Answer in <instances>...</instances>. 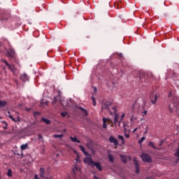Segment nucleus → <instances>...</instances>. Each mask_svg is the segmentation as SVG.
I'll use <instances>...</instances> for the list:
<instances>
[{"instance_id": "6ab92c4d", "label": "nucleus", "mask_w": 179, "mask_h": 179, "mask_svg": "<svg viewBox=\"0 0 179 179\" xmlns=\"http://www.w3.org/2000/svg\"><path fill=\"white\" fill-rule=\"evenodd\" d=\"M70 140L71 141V142H77V143H80V141H79L76 137L70 136Z\"/></svg>"}, {"instance_id": "37998d69", "label": "nucleus", "mask_w": 179, "mask_h": 179, "mask_svg": "<svg viewBox=\"0 0 179 179\" xmlns=\"http://www.w3.org/2000/svg\"><path fill=\"white\" fill-rule=\"evenodd\" d=\"M125 137L126 138H129V134H125Z\"/></svg>"}, {"instance_id": "0eeeda50", "label": "nucleus", "mask_w": 179, "mask_h": 179, "mask_svg": "<svg viewBox=\"0 0 179 179\" xmlns=\"http://www.w3.org/2000/svg\"><path fill=\"white\" fill-rule=\"evenodd\" d=\"M109 142H110V143L114 144L115 146H118V145H120V144L118 143V140H117V138H115L114 136H110V137L109 138Z\"/></svg>"}, {"instance_id": "c756f323", "label": "nucleus", "mask_w": 179, "mask_h": 179, "mask_svg": "<svg viewBox=\"0 0 179 179\" xmlns=\"http://www.w3.org/2000/svg\"><path fill=\"white\" fill-rule=\"evenodd\" d=\"M40 106H41V107H45V102H44V99H42V100L41 101Z\"/></svg>"}, {"instance_id": "cd10ccee", "label": "nucleus", "mask_w": 179, "mask_h": 179, "mask_svg": "<svg viewBox=\"0 0 179 179\" xmlns=\"http://www.w3.org/2000/svg\"><path fill=\"white\" fill-rule=\"evenodd\" d=\"M54 138H59L60 139H62V138H64V134H55Z\"/></svg>"}, {"instance_id": "6e6552de", "label": "nucleus", "mask_w": 179, "mask_h": 179, "mask_svg": "<svg viewBox=\"0 0 179 179\" xmlns=\"http://www.w3.org/2000/svg\"><path fill=\"white\" fill-rule=\"evenodd\" d=\"M110 106H111L110 102H106L101 106L102 110H106L107 111H110Z\"/></svg>"}, {"instance_id": "9d476101", "label": "nucleus", "mask_w": 179, "mask_h": 179, "mask_svg": "<svg viewBox=\"0 0 179 179\" xmlns=\"http://www.w3.org/2000/svg\"><path fill=\"white\" fill-rule=\"evenodd\" d=\"M134 166L136 167V173L138 174L139 173V171H141V169L139 168L140 167L139 162L136 159H134Z\"/></svg>"}, {"instance_id": "4be33fe9", "label": "nucleus", "mask_w": 179, "mask_h": 179, "mask_svg": "<svg viewBox=\"0 0 179 179\" xmlns=\"http://www.w3.org/2000/svg\"><path fill=\"white\" fill-rule=\"evenodd\" d=\"M44 174H45L44 168H41V171L39 174L41 178H44Z\"/></svg>"}, {"instance_id": "6e6d98bb", "label": "nucleus", "mask_w": 179, "mask_h": 179, "mask_svg": "<svg viewBox=\"0 0 179 179\" xmlns=\"http://www.w3.org/2000/svg\"><path fill=\"white\" fill-rule=\"evenodd\" d=\"M170 96H171V93H169V94L168 95V97H170Z\"/></svg>"}, {"instance_id": "e2e57ef3", "label": "nucleus", "mask_w": 179, "mask_h": 179, "mask_svg": "<svg viewBox=\"0 0 179 179\" xmlns=\"http://www.w3.org/2000/svg\"><path fill=\"white\" fill-rule=\"evenodd\" d=\"M145 132L146 133V132H148V131H145Z\"/></svg>"}, {"instance_id": "f03ea898", "label": "nucleus", "mask_w": 179, "mask_h": 179, "mask_svg": "<svg viewBox=\"0 0 179 179\" xmlns=\"http://www.w3.org/2000/svg\"><path fill=\"white\" fill-rule=\"evenodd\" d=\"M124 117H125V113H122L121 115V118L120 120V115L118 113H115V117H114V124L115 125H117V124H118L119 127L121 124V121H122V120L124 119Z\"/></svg>"}, {"instance_id": "9b49d317", "label": "nucleus", "mask_w": 179, "mask_h": 179, "mask_svg": "<svg viewBox=\"0 0 179 179\" xmlns=\"http://www.w3.org/2000/svg\"><path fill=\"white\" fill-rule=\"evenodd\" d=\"M150 100H151L152 104H156V103L157 101V94H152L150 96Z\"/></svg>"}, {"instance_id": "052dcab7", "label": "nucleus", "mask_w": 179, "mask_h": 179, "mask_svg": "<svg viewBox=\"0 0 179 179\" xmlns=\"http://www.w3.org/2000/svg\"><path fill=\"white\" fill-rule=\"evenodd\" d=\"M4 129H8V127H4Z\"/></svg>"}, {"instance_id": "8fccbe9b", "label": "nucleus", "mask_w": 179, "mask_h": 179, "mask_svg": "<svg viewBox=\"0 0 179 179\" xmlns=\"http://www.w3.org/2000/svg\"><path fill=\"white\" fill-rule=\"evenodd\" d=\"M45 179H51V176H50L49 177H46Z\"/></svg>"}, {"instance_id": "864d4df0", "label": "nucleus", "mask_w": 179, "mask_h": 179, "mask_svg": "<svg viewBox=\"0 0 179 179\" xmlns=\"http://www.w3.org/2000/svg\"><path fill=\"white\" fill-rule=\"evenodd\" d=\"M94 92H97V88L94 87Z\"/></svg>"}, {"instance_id": "393cba45", "label": "nucleus", "mask_w": 179, "mask_h": 179, "mask_svg": "<svg viewBox=\"0 0 179 179\" xmlns=\"http://www.w3.org/2000/svg\"><path fill=\"white\" fill-rule=\"evenodd\" d=\"M168 109L171 114H173V113H174V109L171 107V104L169 105Z\"/></svg>"}, {"instance_id": "b1692460", "label": "nucleus", "mask_w": 179, "mask_h": 179, "mask_svg": "<svg viewBox=\"0 0 179 179\" xmlns=\"http://www.w3.org/2000/svg\"><path fill=\"white\" fill-rule=\"evenodd\" d=\"M7 102L6 101H1L0 100V107H5L6 106Z\"/></svg>"}, {"instance_id": "69168bd1", "label": "nucleus", "mask_w": 179, "mask_h": 179, "mask_svg": "<svg viewBox=\"0 0 179 179\" xmlns=\"http://www.w3.org/2000/svg\"><path fill=\"white\" fill-rule=\"evenodd\" d=\"M0 76H1V71H0Z\"/></svg>"}, {"instance_id": "c03bdc74", "label": "nucleus", "mask_w": 179, "mask_h": 179, "mask_svg": "<svg viewBox=\"0 0 179 179\" xmlns=\"http://www.w3.org/2000/svg\"><path fill=\"white\" fill-rule=\"evenodd\" d=\"M118 57H120L121 58H122V53H119Z\"/></svg>"}, {"instance_id": "bf43d9fd", "label": "nucleus", "mask_w": 179, "mask_h": 179, "mask_svg": "<svg viewBox=\"0 0 179 179\" xmlns=\"http://www.w3.org/2000/svg\"><path fill=\"white\" fill-rule=\"evenodd\" d=\"M131 121H134V118H132V117H131Z\"/></svg>"}, {"instance_id": "ddd939ff", "label": "nucleus", "mask_w": 179, "mask_h": 179, "mask_svg": "<svg viewBox=\"0 0 179 179\" xmlns=\"http://www.w3.org/2000/svg\"><path fill=\"white\" fill-rule=\"evenodd\" d=\"M94 166L99 171H101V170H103V167H101V165H100L99 162H94L92 167H94Z\"/></svg>"}, {"instance_id": "ea45409f", "label": "nucleus", "mask_w": 179, "mask_h": 179, "mask_svg": "<svg viewBox=\"0 0 179 179\" xmlns=\"http://www.w3.org/2000/svg\"><path fill=\"white\" fill-rule=\"evenodd\" d=\"M76 162L77 163H79V162H80V160L79 159V155L77 156L76 159Z\"/></svg>"}, {"instance_id": "680f3d73", "label": "nucleus", "mask_w": 179, "mask_h": 179, "mask_svg": "<svg viewBox=\"0 0 179 179\" xmlns=\"http://www.w3.org/2000/svg\"><path fill=\"white\" fill-rule=\"evenodd\" d=\"M129 159L131 160V157H129Z\"/></svg>"}, {"instance_id": "a878e982", "label": "nucleus", "mask_w": 179, "mask_h": 179, "mask_svg": "<svg viewBox=\"0 0 179 179\" xmlns=\"http://www.w3.org/2000/svg\"><path fill=\"white\" fill-rule=\"evenodd\" d=\"M118 139H120L122 141V144L124 145L125 143V140H124V136L119 135L118 136Z\"/></svg>"}, {"instance_id": "603ef678", "label": "nucleus", "mask_w": 179, "mask_h": 179, "mask_svg": "<svg viewBox=\"0 0 179 179\" xmlns=\"http://www.w3.org/2000/svg\"><path fill=\"white\" fill-rule=\"evenodd\" d=\"M36 114L40 115V113H34V115H36Z\"/></svg>"}, {"instance_id": "423d86ee", "label": "nucleus", "mask_w": 179, "mask_h": 179, "mask_svg": "<svg viewBox=\"0 0 179 179\" xmlns=\"http://www.w3.org/2000/svg\"><path fill=\"white\" fill-rule=\"evenodd\" d=\"M83 162L84 163H86L87 164H88V166H90L91 167H93V164H94V162L90 157L84 158Z\"/></svg>"}, {"instance_id": "5701e85b", "label": "nucleus", "mask_w": 179, "mask_h": 179, "mask_svg": "<svg viewBox=\"0 0 179 179\" xmlns=\"http://www.w3.org/2000/svg\"><path fill=\"white\" fill-rule=\"evenodd\" d=\"M108 158L109 161L110 162V163H114V157H113V155L111 154H109L108 155Z\"/></svg>"}, {"instance_id": "2f4dec72", "label": "nucleus", "mask_w": 179, "mask_h": 179, "mask_svg": "<svg viewBox=\"0 0 179 179\" xmlns=\"http://www.w3.org/2000/svg\"><path fill=\"white\" fill-rule=\"evenodd\" d=\"M60 115L62 117H66V115H68V112H62Z\"/></svg>"}, {"instance_id": "72a5a7b5", "label": "nucleus", "mask_w": 179, "mask_h": 179, "mask_svg": "<svg viewBox=\"0 0 179 179\" xmlns=\"http://www.w3.org/2000/svg\"><path fill=\"white\" fill-rule=\"evenodd\" d=\"M145 139H146L145 137H141V139L138 141V143H142V142H143V141H145Z\"/></svg>"}, {"instance_id": "58836bf2", "label": "nucleus", "mask_w": 179, "mask_h": 179, "mask_svg": "<svg viewBox=\"0 0 179 179\" xmlns=\"http://www.w3.org/2000/svg\"><path fill=\"white\" fill-rule=\"evenodd\" d=\"M57 97H55V99H54V100H53V101H52V104H53V105H54V104H56V103H57Z\"/></svg>"}, {"instance_id": "f3484780", "label": "nucleus", "mask_w": 179, "mask_h": 179, "mask_svg": "<svg viewBox=\"0 0 179 179\" xmlns=\"http://www.w3.org/2000/svg\"><path fill=\"white\" fill-rule=\"evenodd\" d=\"M8 69L11 71V72H13V73H15V72L17 71V69H16L15 64H10Z\"/></svg>"}, {"instance_id": "4d7b16f0", "label": "nucleus", "mask_w": 179, "mask_h": 179, "mask_svg": "<svg viewBox=\"0 0 179 179\" xmlns=\"http://www.w3.org/2000/svg\"><path fill=\"white\" fill-rule=\"evenodd\" d=\"M94 179H99V178H97L96 176H94Z\"/></svg>"}, {"instance_id": "a19ab883", "label": "nucleus", "mask_w": 179, "mask_h": 179, "mask_svg": "<svg viewBox=\"0 0 179 179\" xmlns=\"http://www.w3.org/2000/svg\"><path fill=\"white\" fill-rule=\"evenodd\" d=\"M164 142V141H161L159 144V146H162L163 145Z\"/></svg>"}, {"instance_id": "f8f14e48", "label": "nucleus", "mask_w": 179, "mask_h": 179, "mask_svg": "<svg viewBox=\"0 0 179 179\" xmlns=\"http://www.w3.org/2000/svg\"><path fill=\"white\" fill-rule=\"evenodd\" d=\"M79 148H80V150L83 152V153H84L85 156H90V154H89V152H86V150L85 149V147H83V145H80Z\"/></svg>"}, {"instance_id": "1a4fd4ad", "label": "nucleus", "mask_w": 179, "mask_h": 179, "mask_svg": "<svg viewBox=\"0 0 179 179\" xmlns=\"http://www.w3.org/2000/svg\"><path fill=\"white\" fill-rule=\"evenodd\" d=\"M6 115L7 117H9V118H10V120H12V121H13V122H16L17 121H18V122L20 121V119L19 117H17V120H16V119H15V118L13 117V116H12V115H10V111H7V112L6 113Z\"/></svg>"}, {"instance_id": "a18cd8bd", "label": "nucleus", "mask_w": 179, "mask_h": 179, "mask_svg": "<svg viewBox=\"0 0 179 179\" xmlns=\"http://www.w3.org/2000/svg\"><path fill=\"white\" fill-rule=\"evenodd\" d=\"M87 147L88 148V149H90V143H87Z\"/></svg>"}, {"instance_id": "09e8293b", "label": "nucleus", "mask_w": 179, "mask_h": 179, "mask_svg": "<svg viewBox=\"0 0 179 179\" xmlns=\"http://www.w3.org/2000/svg\"><path fill=\"white\" fill-rule=\"evenodd\" d=\"M178 162H179V157H178V159H176V163H178Z\"/></svg>"}, {"instance_id": "20e7f679", "label": "nucleus", "mask_w": 179, "mask_h": 179, "mask_svg": "<svg viewBox=\"0 0 179 179\" xmlns=\"http://www.w3.org/2000/svg\"><path fill=\"white\" fill-rule=\"evenodd\" d=\"M143 162L145 163H152V157L146 153H143L141 156Z\"/></svg>"}, {"instance_id": "0e129e2a", "label": "nucleus", "mask_w": 179, "mask_h": 179, "mask_svg": "<svg viewBox=\"0 0 179 179\" xmlns=\"http://www.w3.org/2000/svg\"><path fill=\"white\" fill-rule=\"evenodd\" d=\"M145 132L146 133V132H148V131H145Z\"/></svg>"}, {"instance_id": "c9c22d12", "label": "nucleus", "mask_w": 179, "mask_h": 179, "mask_svg": "<svg viewBox=\"0 0 179 179\" xmlns=\"http://www.w3.org/2000/svg\"><path fill=\"white\" fill-rule=\"evenodd\" d=\"M92 100L93 102V106H96V99H94L93 96L92 97Z\"/></svg>"}, {"instance_id": "473e14b6", "label": "nucleus", "mask_w": 179, "mask_h": 179, "mask_svg": "<svg viewBox=\"0 0 179 179\" xmlns=\"http://www.w3.org/2000/svg\"><path fill=\"white\" fill-rule=\"evenodd\" d=\"M175 156L176 157H179V147L176 150V152L175 153Z\"/></svg>"}, {"instance_id": "4c0bfd02", "label": "nucleus", "mask_w": 179, "mask_h": 179, "mask_svg": "<svg viewBox=\"0 0 179 179\" xmlns=\"http://www.w3.org/2000/svg\"><path fill=\"white\" fill-rule=\"evenodd\" d=\"M50 122H51L50 121V120L45 119V124H46V125L50 124Z\"/></svg>"}, {"instance_id": "39448f33", "label": "nucleus", "mask_w": 179, "mask_h": 179, "mask_svg": "<svg viewBox=\"0 0 179 179\" xmlns=\"http://www.w3.org/2000/svg\"><path fill=\"white\" fill-rule=\"evenodd\" d=\"M137 80H141V82H146V80H148V74L141 72L138 78H137Z\"/></svg>"}, {"instance_id": "4468645a", "label": "nucleus", "mask_w": 179, "mask_h": 179, "mask_svg": "<svg viewBox=\"0 0 179 179\" xmlns=\"http://www.w3.org/2000/svg\"><path fill=\"white\" fill-rule=\"evenodd\" d=\"M20 79L22 82H27L29 80V76H27V74L24 73L20 76Z\"/></svg>"}, {"instance_id": "f257e3e1", "label": "nucleus", "mask_w": 179, "mask_h": 179, "mask_svg": "<svg viewBox=\"0 0 179 179\" xmlns=\"http://www.w3.org/2000/svg\"><path fill=\"white\" fill-rule=\"evenodd\" d=\"M6 57L10 59V61H13L17 64L19 65V59L16 56V52L13 49H9L7 52L6 53Z\"/></svg>"}, {"instance_id": "49530a36", "label": "nucleus", "mask_w": 179, "mask_h": 179, "mask_svg": "<svg viewBox=\"0 0 179 179\" xmlns=\"http://www.w3.org/2000/svg\"><path fill=\"white\" fill-rule=\"evenodd\" d=\"M146 179H153V177H147Z\"/></svg>"}, {"instance_id": "2eb2a0df", "label": "nucleus", "mask_w": 179, "mask_h": 179, "mask_svg": "<svg viewBox=\"0 0 179 179\" xmlns=\"http://www.w3.org/2000/svg\"><path fill=\"white\" fill-rule=\"evenodd\" d=\"M120 157L123 163H127L128 162V156L120 155Z\"/></svg>"}, {"instance_id": "7ed1b4c3", "label": "nucleus", "mask_w": 179, "mask_h": 179, "mask_svg": "<svg viewBox=\"0 0 179 179\" xmlns=\"http://www.w3.org/2000/svg\"><path fill=\"white\" fill-rule=\"evenodd\" d=\"M102 120H103V125H102V127H103V128L104 129H107V123L108 124H111L110 127H114L113 122L112 120L108 119L106 117H103Z\"/></svg>"}, {"instance_id": "de8ad7c7", "label": "nucleus", "mask_w": 179, "mask_h": 179, "mask_svg": "<svg viewBox=\"0 0 179 179\" xmlns=\"http://www.w3.org/2000/svg\"><path fill=\"white\" fill-rule=\"evenodd\" d=\"M42 120H43V122H45V117H43Z\"/></svg>"}, {"instance_id": "e433bc0d", "label": "nucleus", "mask_w": 179, "mask_h": 179, "mask_svg": "<svg viewBox=\"0 0 179 179\" xmlns=\"http://www.w3.org/2000/svg\"><path fill=\"white\" fill-rule=\"evenodd\" d=\"M112 108H113V111H114V113H115V114H117V106H114V107H113Z\"/></svg>"}, {"instance_id": "3c124183", "label": "nucleus", "mask_w": 179, "mask_h": 179, "mask_svg": "<svg viewBox=\"0 0 179 179\" xmlns=\"http://www.w3.org/2000/svg\"><path fill=\"white\" fill-rule=\"evenodd\" d=\"M3 70L6 71V69L5 68V66L3 67Z\"/></svg>"}, {"instance_id": "bb28decb", "label": "nucleus", "mask_w": 179, "mask_h": 179, "mask_svg": "<svg viewBox=\"0 0 179 179\" xmlns=\"http://www.w3.org/2000/svg\"><path fill=\"white\" fill-rule=\"evenodd\" d=\"M38 139L39 142H44V140L43 139V135H41V134L38 135Z\"/></svg>"}, {"instance_id": "dca6fc26", "label": "nucleus", "mask_w": 179, "mask_h": 179, "mask_svg": "<svg viewBox=\"0 0 179 179\" xmlns=\"http://www.w3.org/2000/svg\"><path fill=\"white\" fill-rule=\"evenodd\" d=\"M173 103L175 107L179 106V98L178 96H174L173 99Z\"/></svg>"}, {"instance_id": "13d9d810", "label": "nucleus", "mask_w": 179, "mask_h": 179, "mask_svg": "<svg viewBox=\"0 0 179 179\" xmlns=\"http://www.w3.org/2000/svg\"><path fill=\"white\" fill-rule=\"evenodd\" d=\"M48 104V102L45 101V105L47 106Z\"/></svg>"}, {"instance_id": "a211bd4d", "label": "nucleus", "mask_w": 179, "mask_h": 179, "mask_svg": "<svg viewBox=\"0 0 179 179\" xmlns=\"http://www.w3.org/2000/svg\"><path fill=\"white\" fill-rule=\"evenodd\" d=\"M148 146H150L153 149H157V150H160V149H162V148H157L156 146H155V143H153L152 141H150L148 143Z\"/></svg>"}, {"instance_id": "c85d7f7f", "label": "nucleus", "mask_w": 179, "mask_h": 179, "mask_svg": "<svg viewBox=\"0 0 179 179\" xmlns=\"http://www.w3.org/2000/svg\"><path fill=\"white\" fill-rule=\"evenodd\" d=\"M8 177H12V170L9 169L7 172Z\"/></svg>"}, {"instance_id": "5fc2aeb1", "label": "nucleus", "mask_w": 179, "mask_h": 179, "mask_svg": "<svg viewBox=\"0 0 179 179\" xmlns=\"http://www.w3.org/2000/svg\"><path fill=\"white\" fill-rule=\"evenodd\" d=\"M137 129H138L137 128L134 129V132L136 131Z\"/></svg>"}, {"instance_id": "79ce46f5", "label": "nucleus", "mask_w": 179, "mask_h": 179, "mask_svg": "<svg viewBox=\"0 0 179 179\" xmlns=\"http://www.w3.org/2000/svg\"><path fill=\"white\" fill-rule=\"evenodd\" d=\"M143 114L144 115H146L148 114V110H144Z\"/></svg>"}, {"instance_id": "7c9ffc66", "label": "nucleus", "mask_w": 179, "mask_h": 179, "mask_svg": "<svg viewBox=\"0 0 179 179\" xmlns=\"http://www.w3.org/2000/svg\"><path fill=\"white\" fill-rule=\"evenodd\" d=\"M1 61H2V62H3V63L6 65V66H8V68H9V66H10V64H9V63H8L6 60H5V59H1Z\"/></svg>"}, {"instance_id": "aec40b11", "label": "nucleus", "mask_w": 179, "mask_h": 179, "mask_svg": "<svg viewBox=\"0 0 179 179\" xmlns=\"http://www.w3.org/2000/svg\"><path fill=\"white\" fill-rule=\"evenodd\" d=\"M21 150H26V149H29V145L27 143L23 144L20 147Z\"/></svg>"}, {"instance_id": "412c9836", "label": "nucleus", "mask_w": 179, "mask_h": 179, "mask_svg": "<svg viewBox=\"0 0 179 179\" xmlns=\"http://www.w3.org/2000/svg\"><path fill=\"white\" fill-rule=\"evenodd\" d=\"M77 108H78V110H80L81 111H83V113H84V114H85V115H87V110H86V109L83 108L82 106H77Z\"/></svg>"}, {"instance_id": "f704fd0d", "label": "nucleus", "mask_w": 179, "mask_h": 179, "mask_svg": "<svg viewBox=\"0 0 179 179\" xmlns=\"http://www.w3.org/2000/svg\"><path fill=\"white\" fill-rule=\"evenodd\" d=\"M175 107L176 108V113H177L178 115H179V105H178V106H176Z\"/></svg>"}]
</instances>
